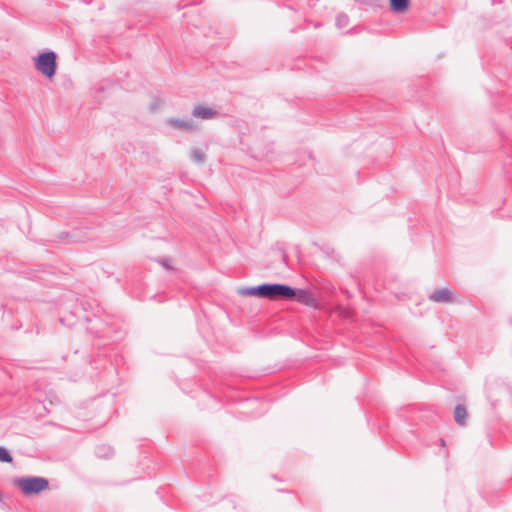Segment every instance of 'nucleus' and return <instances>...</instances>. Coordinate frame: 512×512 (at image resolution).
Segmentation results:
<instances>
[{
    "label": "nucleus",
    "instance_id": "3",
    "mask_svg": "<svg viewBox=\"0 0 512 512\" xmlns=\"http://www.w3.org/2000/svg\"><path fill=\"white\" fill-rule=\"evenodd\" d=\"M14 484L20 488L25 495L38 494L49 486L48 480L42 477L16 478Z\"/></svg>",
    "mask_w": 512,
    "mask_h": 512
},
{
    "label": "nucleus",
    "instance_id": "9",
    "mask_svg": "<svg viewBox=\"0 0 512 512\" xmlns=\"http://www.w3.org/2000/svg\"><path fill=\"white\" fill-rule=\"evenodd\" d=\"M467 417H468V413H467L465 406H463L461 404L457 405L454 410L455 421L459 425L464 426L466 424Z\"/></svg>",
    "mask_w": 512,
    "mask_h": 512
},
{
    "label": "nucleus",
    "instance_id": "2",
    "mask_svg": "<svg viewBox=\"0 0 512 512\" xmlns=\"http://www.w3.org/2000/svg\"><path fill=\"white\" fill-rule=\"evenodd\" d=\"M35 69L47 79H52L57 71V54L45 51L33 58Z\"/></svg>",
    "mask_w": 512,
    "mask_h": 512
},
{
    "label": "nucleus",
    "instance_id": "11",
    "mask_svg": "<svg viewBox=\"0 0 512 512\" xmlns=\"http://www.w3.org/2000/svg\"><path fill=\"white\" fill-rule=\"evenodd\" d=\"M349 23V17L346 14H339L336 17V25L338 28H344Z\"/></svg>",
    "mask_w": 512,
    "mask_h": 512
},
{
    "label": "nucleus",
    "instance_id": "14",
    "mask_svg": "<svg viewBox=\"0 0 512 512\" xmlns=\"http://www.w3.org/2000/svg\"><path fill=\"white\" fill-rule=\"evenodd\" d=\"M161 265L166 268V269H169L170 268V263H169V260L167 259H164V260H161L160 261Z\"/></svg>",
    "mask_w": 512,
    "mask_h": 512
},
{
    "label": "nucleus",
    "instance_id": "13",
    "mask_svg": "<svg viewBox=\"0 0 512 512\" xmlns=\"http://www.w3.org/2000/svg\"><path fill=\"white\" fill-rule=\"evenodd\" d=\"M101 449H102V448H101V447H99V448H98V450H97V455H98L99 457H107V456H109V455H111V454L113 453V450H112L110 447H107V448H106V447H103V449H106V450H107V452H105V453H102V452H101Z\"/></svg>",
    "mask_w": 512,
    "mask_h": 512
},
{
    "label": "nucleus",
    "instance_id": "12",
    "mask_svg": "<svg viewBox=\"0 0 512 512\" xmlns=\"http://www.w3.org/2000/svg\"><path fill=\"white\" fill-rule=\"evenodd\" d=\"M12 460V456L7 451V449H5L4 447H0V462L11 463Z\"/></svg>",
    "mask_w": 512,
    "mask_h": 512
},
{
    "label": "nucleus",
    "instance_id": "15",
    "mask_svg": "<svg viewBox=\"0 0 512 512\" xmlns=\"http://www.w3.org/2000/svg\"><path fill=\"white\" fill-rule=\"evenodd\" d=\"M69 236H70V234H69V233H67V234H66V237H69ZM71 237H72V238H76V237H77V235H76V231H75V232H73V233L71 234Z\"/></svg>",
    "mask_w": 512,
    "mask_h": 512
},
{
    "label": "nucleus",
    "instance_id": "1",
    "mask_svg": "<svg viewBox=\"0 0 512 512\" xmlns=\"http://www.w3.org/2000/svg\"><path fill=\"white\" fill-rule=\"evenodd\" d=\"M240 294L272 301L294 300L295 288L280 283H263L258 286L243 288L240 290Z\"/></svg>",
    "mask_w": 512,
    "mask_h": 512
},
{
    "label": "nucleus",
    "instance_id": "6",
    "mask_svg": "<svg viewBox=\"0 0 512 512\" xmlns=\"http://www.w3.org/2000/svg\"><path fill=\"white\" fill-rule=\"evenodd\" d=\"M429 300L435 303H451L453 301V293L448 288L437 289L429 295Z\"/></svg>",
    "mask_w": 512,
    "mask_h": 512
},
{
    "label": "nucleus",
    "instance_id": "4",
    "mask_svg": "<svg viewBox=\"0 0 512 512\" xmlns=\"http://www.w3.org/2000/svg\"><path fill=\"white\" fill-rule=\"evenodd\" d=\"M167 123L175 129L187 131V132H194L198 129V125L191 118H184V119L169 118Z\"/></svg>",
    "mask_w": 512,
    "mask_h": 512
},
{
    "label": "nucleus",
    "instance_id": "7",
    "mask_svg": "<svg viewBox=\"0 0 512 512\" xmlns=\"http://www.w3.org/2000/svg\"><path fill=\"white\" fill-rule=\"evenodd\" d=\"M218 115L217 111L202 105H197L194 107L192 111V116L196 118H201L205 120L213 119Z\"/></svg>",
    "mask_w": 512,
    "mask_h": 512
},
{
    "label": "nucleus",
    "instance_id": "10",
    "mask_svg": "<svg viewBox=\"0 0 512 512\" xmlns=\"http://www.w3.org/2000/svg\"><path fill=\"white\" fill-rule=\"evenodd\" d=\"M190 156H191V160L197 164L204 163V161L206 159L205 154L200 149H197V148H195L191 151Z\"/></svg>",
    "mask_w": 512,
    "mask_h": 512
},
{
    "label": "nucleus",
    "instance_id": "8",
    "mask_svg": "<svg viewBox=\"0 0 512 512\" xmlns=\"http://www.w3.org/2000/svg\"><path fill=\"white\" fill-rule=\"evenodd\" d=\"M410 5V0H389V6L392 12L405 13Z\"/></svg>",
    "mask_w": 512,
    "mask_h": 512
},
{
    "label": "nucleus",
    "instance_id": "5",
    "mask_svg": "<svg viewBox=\"0 0 512 512\" xmlns=\"http://www.w3.org/2000/svg\"><path fill=\"white\" fill-rule=\"evenodd\" d=\"M294 299L305 306L318 308V302L309 290L295 289Z\"/></svg>",
    "mask_w": 512,
    "mask_h": 512
}]
</instances>
